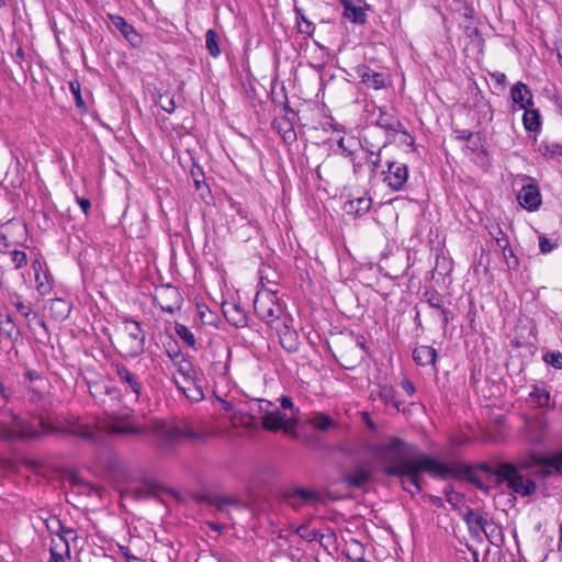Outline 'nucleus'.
Returning a JSON list of instances; mask_svg holds the SVG:
<instances>
[{
	"mask_svg": "<svg viewBox=\"0 0 562 562\" xmlns=\"http://www.w3.org/2000/svg\"><path fill=\"white\" fill-rule=\"evenodd\" d=\"M263 406H267V400L250 398L245 403V408H240L239 412H234V415H231L229 419L235 425L257 428L259 427L258 417L260 413H262Z\"/></svg>",
	"mask_w": 562,
	"mask_h": 562,
	"instance_id": "nucleus-9",
	"label": "nucleus"
},
{
	"mask_svg": "<svg viewBox=\"0 0 562 562\" xmlns=\"http://www.w3.org/2000/svg\"><path fill=\"white\" fill-rule=\"evenodd\" d=\"M401 384H402L403 390H404V391H405L409 396H412V395H414V394H415V386H414V384H413L409 380L404 379V380L402 381V383H401Z\"/></svg>",
	"mask_w": 562,
	"mask_h": 562,
	"instance_id": "nucleus-62",
	"label": "nucleus"
},
{
	"mask_svg": "<svg viewBox=\"0 0 562 562\" xmlns=\"http://www.w3.org/2000/svg\"><path fill=\"white\" fill-rule=\"evenodd\" d=\"M510 98L520 109H527L533 105V95L531 90L524 82H516L510 89Z\"/></svg>",
	"mask_w": 562,
	"mask_h": 562,
	"instance_id": "nucleus-23",
	"label": "nucleus"
},
{
	"mask_svg": "<svg viewBox=\"0 0 562 562\" xmlns=\"http://www.w3.org/2000/svg\"><path fill=\"white\" fill-rule=\"evenodd\" d=\"M205 46L209 50V54L217 58L221 55V48H220V36L216 33L215 30H207L205 33Z\"/></svg>",
	"mask_w": 562,
	"mask_h": 562,
	"instance_id": "nucleus-37",
	"label": "nucleus"
},
{
	"mask_svg": "<svg viewBox=\"0 0 562 562\" xmlns=\"http://www.w3.org/2000/svg\"><path fill=\"white\" fill-rule=\"evenodd\" d=\"M491 235L495 238L497 246L503 250V254L505 257H507V252H509L510 256L514 255L513 249L509 247V239L503 231L497 227V233L494 234L491 232Z\"/></svg>",
	"mask_w": 562,
	"mask_h": 562,
	"instance_id": "nucleus-41",
	"label": "nucleus"
},
{
	"mask_svg": "<svg viewBox=\"0 0 562 562\" xmlns=\"http://www.w3.org/2000/svg\"><path fill=\"white\" fill-rule=\"evenodd\" d=\"M306 424L318 431H328L337 428V423L324 412L311 413L306 418Z\"/></svg>",
	"mask_w": 562,
	"mask_h": 562,
	"instance_id": "nucleus-24",
	"label": "nucleus"
},
{
	"mask_svg": "<svg viewBox=\"0 0 562 562\" xmlns=\"http://www.w3.org/2000/svg\"><path fill=\"white\" fill-rule=\"evenodd\" d=\"M366 160L370 165L372 172H376V170L381 166L382 157L381 149L378 153L369 151L366 155Z\"/></svg>",
	"mask_w": 562,
	"mask_h": 562,
	"instance_id": "nucleus-48",
	"label": "nucleus"
},
{
	"mask_svg": "<svg viewBox=\"0 0 562 562\" xmlns=\"http://www.w3.org/2000/svg\"><path fill=\"white\" fill-rule=\"evenodd\" d=\"M168 356L173 361L177 367V372L180 378H178L181 382H190L194 376H196L195 369L191 361L187 360L179 350L170 351L168 350Z\"/></svg>",
	"mask_w": 562,
	"mask_h": 562,
	"instance_id": "nucleus-20",
	"label": "nucleus"
},
{
	"mask_svg": "<svg viewBox=\"0 0 562 562\" xmlns=\"http://www.w3.org/2000/svg\"><path fill=\"white\" fill-rule=\"evenodd\" d=\"M72 97L75 99V103L77 109L81 114H86L88 112V102L80 93L79 86L76 88L72 83Z\"/></svg>",
	"mask_w": 562,
	"mask_h": 562,
	"instance_id": "nucleus-44",
	"label": "nucleus"
},
{
	"mask_svg": "<svg viewBox=\"0 0 562 562\" xmlns=\"http://www.w3.org/2000/svg\"><path fill=\"white\" fill-rule=\"evenodd\" d=\"M77 203L79 204L81 211L83 212V214H88L89 211H90V207H91V203H90V200L86 199V198H80V196H77Z\"/></svg>",
	"mask_w": 562,
	"mask_h": 562,
	"instance_id": "nucleus-58",
	"label": "nucleus"
},
{
	"mask_svg": "<svg viewBox=\"0 0 562 562\" xmlns=\"http://www.w3.org/2000/svg\"><path fill=\"white\" fill-rule=\"evenodd\" d=\"M11 302L22 316L29 317L33 313L31 305L23 302L19 295L12 297Z\"/></svg>",
	"mask_w": 562,
	"mask_h": 562,
	"instance_id": "nucleus-46",
	"label": "nucleus"
},
{
	"mask_svg": "<svg viewBox=\"0 0 562 562\" xmlns=\"http://www.w3.org/2000/svg\"><path fill=\"white\" fill-rule=\"evenodd\" d=\"M72 437H80L82 439L92 440L99 435L98 429L93 425L83 424L80 420L72 419Z\"/></svg>",
	"mask_w": 562,
	"mask_h": 562,
	"instance_id": "nucleus-33",
	"label": "nucleus"
},
{
	"mask_svg": "<svg viewBox=\"0 0 562 562\" xmlns=\"http://www.w3.org/2000/svg\"><path fill=\"white\" fill-rule=\"evenodd\" d=\"M474 524L486 533V527L488 525V521L486 518H484L482 515H475Z\"/></svg>",
	"mask_w": 562,
	"mask_h": 562,
	"instance_id": "nucleus-59",
	"label": "nucleus"
},
{
	"mask_svg": "<svg viewBox=\"0 0 562 562\" xmlns=\"http://www.w3.org/2000/svg\"><path fill=\"white\" fill-rule=\"evenodd\" d=\"M380 397L386 404H393L397 406L395 402V391L392 386L383 385L380 387Z\"/></svg>",
	"mask_w": 562,
	"mask_h": 562,
	"instance_id": "nucleus-47",
	"label": "nucleus"
},
{
	"mask_svg": "<svg viewBox=\"0 0 562 562\" xmlns=\"http://www.w3.org/2000/svg\"><path fill=\"white\" fill-rule=\"evenodd\" d=\"M294 11L300 33L312 35L315 30L314 24L306 19L302 9L295 8Z\"/></svg>",
	"mask_w": 562,
	"mask_h": 562,
	"instance_id": "nucleus-38",
	"label": "nucleus"
},
{
	"mask_svg": "<svg viewBox=\"0 0 562 562\" xmlns=\"http://www.w3.org/2000/svg\"><path fill=\"white\" fill-rule=\"evenodd\" d=\"M10 256L15 269H20L26 265L27 257L24 251L13 250Z\"/></svg>",
	"mask_w": 562,
	"mask_h": 562,
	"instance_id": "nucleus-51",
	"label": "nucleus"
},
{
	"mask_svg": "<svg viewBox=\"0 0 562 562\" xmlns=\"http://www.w3.org/2000/svg\"><path fill=\"white\" fill-rule=\"evenodd\" d=\"M384 473L390 476L400 477L403 488L412 496L422 492L420 475L423 473H427L431 477L440 480L459 475V471L453 467L427 454H418L413 459H408L405 464L384 469Z\"/></svg>",
	"mask_w": 562,
	"mask_h": 562,
	"instance_id": "nucleus-2",
	"label": "nucleus"
},
{
	"mask_svg": "<svg viewBox=\"0 0 562 562\" xmlns=\"http://www.w3.org/2000/svg\"><path fill=\"white\" fill-rule=\"evenodd\" d=\"M50 524H56L63 530V533L57 532V535L54 538H52L49 549L50 559L48 562H66V560L70 558V546L65 537V533L69 531L65 530L60 526V521L58 519H52L50 522H48L47 527L49 529H53V526Z\"/></svg>",
	"mask_w": 562,
	"mask_h": 562,
	"instance_id": "nucleus-14",
	"label": "nucleus"
},
{
	"mask_svg": "<svg viewBox=\"0 0 562 562\" xmlns=\"http://www.w3.org/2000/svg\"><path fill=\"white\" fill-rule=\"evenodd\" d=\"M146 434H150L162 449H170L186 439L200 438L186 422L167 423L160 419L153 420L146 428Z\"/></svg>",
	"mask_w": 562,
	"mask_h": 562,
	"instance_id": "nucleus-5",
	"label": "nucleus"
},
{
	"mask_svg": "<svg viewBox=\"0 0 562 562\" xmlns=\"http://www.w3.org/2000/svg\"><path fill=\"white\" fill-rule=\"evenodd\" d=\"M154 301L162 311L173 314L180 310L182 299L178 289L168 284L156 291Z\"/></svg>",
	"mask_w": 562,
	"mask_h": 562,
	"instance_id": "nucleus-15",
	"label": "nucleus"
},
{
	"mask_svg": "<svg viewBox=\"0 0 562 562\" xmlns=\"http://www.w3.org/2000/svg\"><path fill=\"white\" fill-rule=\"evenodd\" d=\"M112 25L119 30L122 35L133 45L137 46L140 44V35L135 31L133 25L121 15H109Z\"/></svg>",
	"mask_w": 562,
	"mask_h": 562,
	"instance_id": "nucleus-22",
	"label": "nucleus"
},
{
	"mask_svg": "<svg viewBox=\"0 0 562 562\" xmlns=\"http://www.w3.org/2000/svg\"><path fill=\"white\" fill-rule=\"evenodd\" d=\"M89 393L93 397L94 402L100 406L101 404H108L109 402L108 398H103V395H112L111 400L120 398V390L104 381H94L90 383Z\"/></svg>",
	"mask_w": 562,
	"mask_h": 562,
	"instance_id": "nucleus-19",
	"label": "nucleus"
},
{
	"mask_svg": "<svg viewBox=\"0 0 562 562\" xmlns=\"http://www.w3.org/2000/svg\"><path fill=\"white\" fill-rule=\"evenodd\" d=\"M209 503L215 506L218 510L223 512L227 506H237L236 498L231 496L214 495L209 498Z\"/></svg>",
	"mask_w": 562,
	"mask_h": 562,
	"instance_id": "nucleus-39",
	"label": "nucleus"
},
{
	"mask_svg": "<svg viewBox=\"0 0 562 562\" xmlns=\"http://www.w3.org/2000/svg\"><path fill=\"white\" fill-rule=\"evenodd\" d=\"M223 312L226 319L236 327H244L247 325L246 314L238 305L226 304L223 306Z\"/></svg>",
	"mask_w": 562,
	"mask_h": 562,
	"instance_id": "nucleus-31",
	"label": "nucleus"
},
{
	"mask_svg": "<svg viewBox=\"0 0 562 562\" xmlns=\"http://www.w3.org/2000/svg\"><path fill=\"white\" fill-rule=\"evenodd\" d=\"M379 124H380L382 127H384L385 130H391V131H397V127L401 125V124H400V122H397V121H396V122L391 123V122H386V121H384L383 119H381V120L379 121Z\"/></svg>",
	"mask_w": 562,
	"mask_h": 562,
	"instance_id": "nucleus-63",
	"label": "nucleus"
},
{
	"mask_svg": "<svg viewBox=\"0 0 562 562\" xmlns=\"http://www.w3.org/2000/svg\"><path fill=\"white\" fill-rule=\"evenodd\" d=\"M112 395H103V398H108V404H101L105 412H113L119 400H111Z\"/></svg>",
	"mask_w": 562,
	"mask_h": 562,
	"instance_id": "nucleus-60",
	"label": "nucleus"
},
{
	"mask_svg": "<svg viewBox=\"0 0 562 562\" xmlns=\"http://www.w3.org/2000/svg\"><path fill=\"white\" fill-rule=\"evenodd\" d=\"M290 322H284L281 326L274 327V330L279 337V341L281 347L289 351L295 352L299 349V335L290 326Z\"/></svg>",
	"mask_w": 562,
	"mask_h": 562,
	"instance_id": "nucleus-17",
	"label": "nucleus"
},
{
	"mask_svg": "<svg viewBox=\"0 0 562 562\" xmlns=\"http://www.w3.org/2000/svg\"><path fill=\"white\" fill-rule=\"evenodd\" d=\"M530 397L537 403L539 406H548L550 401V394L544 387L535 386L530 392Z\"/></svg>",
	"mask_w": 562,
	"mask_h": 562,
	"instance_id": "nucleus-42",
	"label": "nucleus"
},
{
	"mask_svg": "<svg viewBox=\"0 0 562 562\" xmlns=\"http://www.w3.org/2000/svg\"><path fill=\"white\" fill-rule=\"evenodd\" d=\"M9 416L10 420H0V440L27 441L37 439L42 435L64 432L67 429V426L58 419L57 412L50 403H42L33 413L41 429L12 411H9Z\"/></svg>",
	"mask_w": 562,
	"mask_h": 562,
	"instance_id": "nucleus-1",
	"label": "nucleus"
},
{
	"mask_svg": "<svg viewBox=\"0 0 562 562\" xmlns=\"http://www.w3.org/2000/svg\"><path fill=\"white\" fill-rule=\"evenodd\" d=\"M517 199L519 204L528 211H535L541 204V195L538 187L535 184L524 186L519 191Z\"/></svg>",
	"mask_w": 562,
	"mask_h": 562,
	"instance_id": "nucleus-21",
	"label": "nucleus"
},
{
	"mask_svg": "<svg viewBox=\"0 0 562 562\" xmlns=\"http://www.w3.org/2000/svg\"><path fill=\"white\" fill-rule=\"evenodd\" d=\"M338 147L341 149L342 155H345L346 157H349V158L351 159V161H352V164H353V169H355V171H357V169H358V168H360V167H361V165H360V164H357V162L355 161V155H356V151H353V150L349 149V148L346 146V144H345V138H340V139L338 140Z\"/></svg>",
	"mask_w": 562,
	"mask_h": 562,
	"instance_id": "nucleus-52",
	"label": "nucleus"
},
{
	"mask_svg": "<svg viewBox=\"0 0 562 562\" xmlns=\"http://www.w3.org/2000/svg\"><path fill=\"white\" fill-rule=\"evenodd\" d=\"M175 383L188 400L192 402H200L204 398L202 386L196 383V376H194L190 382H181L178 378H175Z\"/></svg>",
	"mask_w": 562,
	"mask_h": 562,
	"instance_id": "nucleus-27",
	"label": "nucleus"
},
{
	"mask_svg": "<svg viewBox=\"0 0 562 562\" xmlns=\"http://www.w3.org/2000/svg\"><path fill=\"white\" fill-rule=\"evenodd\" d=\"M24 375L31 383L34 384L30 389V393H31L30 401L33 403H36V402L46 403L45 401H43V395L41 393V390L44 387V384H45V381H44L42 374L40 372H37L36 370L29 369L25 371Z\"/></svg>",
	"mask_w": 562,
	"mask_h": 562,
	"instance_id": "nucleus-28",
	"label": "nucleus"
},
{
	"mask_svg": "<svg viewBox=\"0 0 562 562\" xmlns=\"http://www.w3.org/2000/svg\"><path fill=\"white\" fill-rule=\"evenodd\" d=\"M12 396V392L10 389H8L1 381H0V397L8 402Z\"/></svg>",
	"mask_w": 562,
	"mask_h": 562,
	"instance_id": "nucleus-61",
	"label": "nucleus"
},
{
	"mask_svg": "<svg viewBox=\"0 0 562 562\" xmlns=\"http://www.w3.org/2000/svg\"><path fill=\"white\" fill-rule=\"evenodd\" d=\"M492 78L498 83V85H502V86H505L506 85V81H507V77L504 72H494L491 75Z\"/></svg>",
	"mask_w": 562,
	"mask_h": 562,
	"instance_id": "nucleus-64",
	"label": "nucleus"
},
{
	"mask_svg": "<svg viewBox=\"0 0 562 562\" xmlns=\"http://www.w3.org/2000/svg\"><path fill=\"white\" fill-rule=\"evenodd\" d=\"M358 75L361 78V82L368 88L379 90L385 86L384 76L381 72H376L369 67H360Z\"/></svg>",
	"mask_w": 562,
	"mask_h": 562,
	"instance_id": "nucleus-26",
	"label": "nucleus"
},
{
	"mask_svg": "<svg viewBox=\"0 0 562 562\" xmlns=\"http://www.w3.org/2000/svg\"><path fill=\"white\" fill-rule=\"evenodd\" d=\"M344 16L356 24H364L367 22L366 10L361 7H356L349 0H342Z\"/></svg>",
	"mask_w": 562,
	"mask_h": 562,
	"instance_id": "nucleus-32",
	"label": "nucleus"
},
{
	"mask_svg": "<svg viewBox=\"0 0 562 562\" xmlns=\"http://www.w3.org/2000/svg\"><path fill=\"white\" fill-rule=\"evenodd\" d=\"M484 470L495 477L496 484H506L516 494L528 496L536 491L535 482L524 477L512 463H501L494 469L484 465Z\"/></svg>",
	"mask_w": 562,
	"mask_h": 562,
	"instance_id": "nucleus-8",
	"label": "nucleus"
},
{
	"mask_svg": "<svg viewBox=\"0 0 562 562\" xmlns=\"http://www.w3.org/2000/svg\"><path fill=\"white\" fill-rule=\"evenodd\" d=\"M89 393L93 397L94 402L100 406L101 404H108L109 402L108 398H103V395H112L111 400L120 398V390L104 381H94L90 383Z\"/></svg>",
	"mask_w": 562,
	"mask_h": 562,
	"instance_id": "nucleus-18",
	"label": "nucleus"
},
{
	"mask_svg": "<svg viewBox=\"0 0 562 562\" xmlns=\"http://www.w3.org/2000/svg\"><path fill=\"white\" fill-rule=\"evenodd\" d=\"M371 204V198L362 195L347 201L344 205V210L347 214L362 216L370 210Z\"/></svg>",
	"mask_w": 562,
	"mask_h": 562,
	"instance_id": "nucleus-29",
	"label": "nucleus"
},
{
	"mask_svg": "<svg viewBox=\"0 0 562 562\" xmlns=\"http://www.w3.org/2000/svg\"><path fill=\"white\" fill-rule=\"evenodd\" d=\"M282 497L288 505L294 508L316 504L321 501L317 492L302 487L289 488L283 492Z\"/></svg>",
	"mask_w": 562,
	"mask_h": 562,
	"instance_id": "nucleus-16",
	"label": "nucleus"
},
{
	"mask_svg": "<svg viewBox=\"0 0 562 562\" xmlns=\"http://www.w3.org/2000/svg\"><path fill=\"white\" fill-rule=\"evenodd\" d=\"M537 464L541 467L543 475L562 474V451L539 458Z\"/></svg>",
	"mask_w": 562,
	"mask_h": 562,
	"instance_id": "nucleus-25",
	"label": "nucleus"
},
{
	"mask_svg": "<svg viewBox=\"0 0 562 562\" xmlns=\"http://www.w3.org/2000/svg\"><path fill=\"white\" fill-rule=\"evenodd\" d=\"M561 146L558 143H551V144H542L541 150L544 156L554 157L557 155H560L561 153Z\"/></svg>",
	"mask_w": 562,
	"mask_h": 562,
	"instance_id": "nucleus-53",
	"label": "nucleus"
},
{
	"mask_svg": "<svg viewBox=\"0 0 562 562\" xmlns=\"http://www.w3.org/2000/svg\"><path fill=\"white\" fill-rule=\"evenodd\" d=\"M345 554L352 562L361 561L364 558V547L359 541L351 539L346 543Z\"/></svg>",
	"mask_w": 562,
	"mask_h": 562,
	"instance_id": "nucleus-36",
	"label": "nucleus"
},
{
	"mask_svg": "<svg viewBox=\"0 0 562 562\" xmlns=\"http://www.w3.org/2000/svg\"><path fill=\"white\" fill-rule=\"evenodd\" d=\"M120 319L115 348L123 357H137L145 349V331L139 322L128 316H121Z\"/></svg>",
	"mask_w": 562,
	"mask_h": 562,
	"instance_id": "nucleus-4",
	"label": "nucleus"
},
{
	"mask_svg": "<svg viewBox=\"0 0 562 562\" xmlns=\"http://www.w3.org/2000/svg\"><path fill=\"white\" fill-rule=\"evenodd\" d=\"M368 450L378 462L386 465L385 469H390L416 457L417 446L391 437L384 442L369 446Z\"/></svg>",
	"mask_w": 562,
	"mask_h": 562,
	"instance_id": "nucleus-3",
	"label": "nucleus"
},
{
	"mask_svg": "<svg viewBox=\"0 0 562 562\" xmlns=\"http://www.w3.org/2000/svg\"><path fill=\"white\" fill-rule=\"evenodd\" d=\"M103 428L106 432L115 436H138L146 434V428L137 426L128 414H111L104 423Z\"/></svg>",
	"mask_w": 562,
	"mask_h": 562,
	"instance_id": "nucleus-11",
	"label": "nucleus"
},
{
	"mask_svg": "<svg viewBox=\"0 0 562 562\" xmlns=\"http://www.w3.org/2000/svg\"><path fill=\"white\" fill-rule=\"evenodd\" d=\"M114 372L117 376L119 382L124 387L127 395L132 396L135 401H138L143 394V382L138 374L130 370L124 364H115Z\"/></svg>",
	"mask_w": 562,
	"mask_h": 562,
	"instance_id": "nucleus-12",
	"label": "nucleus"
},
{
	"mask_svg": "<svg viewBox=\"0 0 562 562\" xmlns=\"http://www.w3.org/2000/svg\"><path fill=\"white\" fill-rule=\"evenodd\" d=\"M387 169L382 171L384 182L393 191L404 189L408 180V168L405 164L398 161H386Z\"/></svg>",
	"mask_w": 562,
	"mask_h": 562,
	"instance_id": "nucleus-13",
	"label": "nucleus"
},
{
	"mask_svg": "<svg viewBox=\"0 0 562 562\" xmlns=\"http://www.w3.org/2000/svg\"><path fill=\"white\" fill-rule=\"evenodd\" d=\"M175 330L177 335L183 340L184 344H187L189 347H194V335L186 325L176 324Z\"/></svg>",
	"mask_w": 562,
	"mask_h": 562,
	"instance_id": "nucleus-43",
	"label": "nucleus"
},
{
	"mask_svg": "<svg viewBox=\"0 0 562 562\" xmlns=\"http://www.w3.org/2000/svg\"><path fill=\"white\" fill-rule=\"evenodd\" d=\"M280 405L284 409H290L291 414L289 416H293L294 413H296V425L299 424L300 419V409L294 406L293 401L290 396L283 395L280 397Z\"/></svg>",
	"mask_w": 562,
	"mask_h": 562,
	"instance_id": "nucleus-50",
	"label": "nucleus"
},
{
	"mask_svg": "<svg viewBox=\"0 0 562 562\" xmlns=\"http://www.w3.org/2000/svg\"><path fill=\"white\" fill-rule=\"evenodd\" d=\"M0 330L11 340H16L20 336V329L15 326L10 314H5V319L0 326Z\"/></svg>",
	"mask_w": 562,
	"mask_h": 562,
	"instance_id": "nucleus-40",
	"label": "nucleus"
},
{
	"mask_svg": "<svg viewBox=\"0 0 562 562\" xmlns=\"http://www.w3.org/2000/svg\"><path fill=\"white\" fill-rule=\"evenodd\" d=\"M261 427L272 432L281 430L292 438H297L296 413H294L293 416H286V414L282 413L278 405L274 404V409L270 411L269 419L265 420Z\"/></svg>",
	"mask_w": 562,
	"mask_h": 562,
	"instance_id": "nucleus-10",
	"label": "nucleus"
},
{
	"mask_svg": "<svg viewBox=\"0 0 562 562\" xmlns=\"http://www.w3.org/2000/svg\"><path fill=\"white\" fill-rule=\"evenodd\" d=\"M371 472L366 469H357L345 475V482L351 487H361L370 481Z\"/></svg>",
	"mask_w": 562,
	"mask_h": 562,
	"instance_id": "nucleus-35",
	"label": "nucleus"
},
{
	"mask_svg": "<svg viewBox=\"0 0 562 562\" xmlns=\"http://www.w3.org/2000/svg\"><path fill=\"white\" fill-rule=\"evenodd\" d=\"M160 108L167 113H172L176 109L175 100L170 95H161L159 99Z\"/></svg>",
	"mask_w": 562,
	"mask_h": 562,
	"instance_id": "nucleus-54",
	"label": "nucleus"
},
{
	"mask_svg": "<svg viewBox=\"0 0 562 562\" xmlns=\"http://www.w3.org/2000/svg\"><path fill=\"white\" fill-rule=\"evenodd\" d=\"M524 127L528 132H539L541 128V115L538 110L525 109L522 115Z\"/></svg>",
	"mask_w": 562,
	"mask_h": 562,
	"instance_id": "nucleus-34",
	"label": "nucleus"
},
{
	"mask_svg": "<svg viewBox=\"0 0 562 562\" xmlns=\"http://www.w3.org/2000/svg\"><path fill=\"white\" fill-rule=\"evenodd\" d=\"M295 533H296L300 538H302V539H304V540H306V541H308V542L314 541V540L316 539V537H317V531H316L315 529L310 528V527H308V526H306V525H301V526H299V527L295 529Z\"/></svg>",
	"mask_w": 562,
	"mask_h": 562,
	"instance_id": "nucleus-45",
	"label": "nucleus"
},
{
	"mask_svg": "<svg viewBox=\"0 0 562 562\" xmlns=\"http://www.w3.org/2000/svg\"><path fill=\"white\" fill-rule=\"evenodd\" d=\"M543 360L555 369H562V353L559 351L548 352Z\"/></svg>",
	"mask_w": 562,
	"mask_h": 562,
	"instance_id": "nucleus-49",
	"label": "nucleus"
},
{
	"mask_svg": "<svg viewBox=\"0 0 562 562\" xmlns=\"http://www.w3.org/2000/svg\"><path fill=\"white\" fill-rule=\"evenodd\" d=\"M35 280H36V288L42 294H46L50 290L49 283L44 282V280H41L38 272H36Z\"/></svg>",
	"mask_w": 562,
	"mask_h": 562,
	"instance_id": "nucleus-57",
	"label": "nucleus"
},
{
	"mask_svg": "<svg viewBox=\"0 0 562 562\" xmlns=\"http://www.w3.org/2000/svg\"><path fill=\"white\" fill-rule=\"evenodd\" d=\"M539 247L542 254H549L557 247V244L551 243L546 236L541 235L539 237Z\"/></svg>",
	"mask_w": 562,
	"mask_h": 562,
	"instance_id": "nucleus-55",
	"label": "nucleus"
},
{
	"mask_svg": "<svg viewBox=\"0 0 562 562\" xmlns=\"http://www.w3.org/2000/svg\"><path fill=\"white\" fill-rule=\"evenodd\" d=\"M273 409H274V403L267 400V406L262 407V413H260V415L258 417V422H259L260 426H262L265 420L269 419L270 411H273Z\"/></svg>",
	"mask_w": 562,
	"mask_h": 562,
	"instance_id": "nucleus-56",
	"label": "nucleus"
},
{
	"mask_svg": "<svg viewBox=\"0 0 562 562\" xmlns=\"http://www.w3.org/2000/svg\"><path fill=\"white\" fill-rule=\"evenodd\" d=\"M254 310L257 317L271 329L281 326L284 322H291V317L285 314L277 294L269 290L257 292L254 300Z\"/></svg>",
	"mask_w": 562,
	"mask_h": 562,
	"instance_id": "nucleus-7",
	"label": "nucleus"
},
{
	"mask_svg": "<svg viewBox=\"0 0 562 562\" xmlns=\"http://www.w3.org/2000/svg\"><path fill=\"white\" fill-rule=\"evenodd\" d=\"M413 359L418 366L435 364L437 351L430 346H418L413 351Z\"/></svg>",
	"mask_w": 562,
	"mask_h": 562,
	"instance_id": "nucleus-30",
	"label": "nucleus"
},
{
	"mask_svg": "<svg viewBox=\"0 0 562 562\" xmlns=\"http://www.w3.org/2000/svg\"><path fill=\"white\" fill-rule=\"evenodd\" d=\"M254 310L257 317L271 329L281 326L284 322H291V317L285 314L277 294L269 290L257 292L254 300Z\"/></svg>",
	"mask_w": 562,
	"mask_h": 562,
	"instance_id": "nucleus-6",
	"label": "nucleus"
}]
</instances>
